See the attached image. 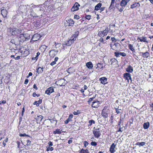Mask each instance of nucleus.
<instances>
[{"mask_svg": "<svg viewBox=\"0 0 153 153\" xmlns=\"http://www.w3.org/2000/svg\"><path fill=\"white\" fill-rule=\"evenodd\" d=\"M40 53L38 52L36 53V55L35 57H33L32 58V60H35L36 61H37L38 59V56L40 55Z\"/></svg>", "mask_w": 153, "mask_h": 153, "instance_id": "nucleus-34", "label": "nucleus"}, {"mask_svg": "<svg viewBox=\"0 0 153 153\" xmlns=\"http://www.w3.org/2000/svg\"><path fill=\"white\" fill-rule=\"evenodd\" d=\"M116 146V144L114 143H113L109 149V151L111 153H114L116 151L115 150Z\"/></svg>", "mask_w": 153, "mask_h": 153, "instance_id": "nucleus-14", "label": "nucleus"}, {"mask_svg": "<svg viewBox=\"0 0 153 153\" xmlns=\"http://www.w3.org/2000/svg\"><path fill=\"white\" fill-rule=\"evenodd\" d=\"M93 134L94 137L98 138L101 135L100 130L99 128H97L93 130Z\"/></svg>", "mask_w": 153, "mask_h": 153, "instance_id": "nucleus-6", "label": "nucleus"}, {"mask_svg": "<svg viewBox=\"0 0 153 153\" xmlns=\"http://www.w3.org/2000/svg\"><path fill=\"white\" fill-rule=\"evenodd\" d=\"M79 112V110H77V112L76 111H74V112H73V114L74 115H77L78 114H80V112H79L78 113V112Z\"/></svg>", "mask_w": 153, "mask_h": 153, "instance_id": "nucleus-58", "label": "nucleus"}, {"mask_svg": "<svg viewBox=\"0 0 153 153\" xmlns=\"http://www.w3.org/2000/svg\"><path fill=\"white\" fill-rule=\"evenodd\" d=\"M126 71L128 73H131L133 71V68L131 65H129L128 67L126 69Z\"/></svg>", "mask_w": 153, "mask_h": 153, "instance_id": "nucleus-21", "label": "nucleus"}, {"mask_svg": "<svg viewBox=\"0 0 153 153\" xmlns=\"http://www.w3.org/2000/svg\"><path fill=\"white\" fill-rule=\"evenodd\" d=\"M29 82V80L27 79H25V82L24 84L25 85H27V84Z\"/></svg>", "mask_w": 153, "mask_h": 153, "instance_id": "nucleus-60", "label": "nucleus"}, {"mask_svg": "<svg viewBox=\"0 0 153 153\" xmlns=\"http://www.w3.org/2000/svg\"><path fill=\"white\" fill-rule=\"evenodd\" d=\"M140 6L139 2H134L133 4L131 5L130 8L131 9H133L137 7H139Z\"/></svg>", "mask_w": 153, "mask_h": 153, "instance_id": "nucleus-23", "label": "nucleus"}, {"mask_svg": "<svg viewBox=\"0 0 153 153\" xmlns=\"http://www.w3.org/2000/svg\"><path fill=\"white\" fill-rule=\"evenodd\" d=\"M1 13L4 18H5L7 16V11L6 10L3 9L1 10Z\"/></svg>", "mask_w": 153, "mask_h": 153, "instance_id": "nucleus-24", "label": "nucleus"}, {"mask_svg": "<svg viewBox=\"0 0 153 153\" xmlns=\"http://www.w3.org/2000/svg\"><path fill=\"white\" fill-rule=\"evenodd\" d=\"M86 66L89 69H91L93 67V65L91 62H87L86 64Z\"/></svg>", "mask_w": 153, "mask_h": 153, "instance_id": "nucleus-25", "label": "nucleus"}, {"mask_svg": "<svg viewBox=\"0 0 153 153\" xmlns=\"http://www.w3.org/2000/svg\"><path fill=\"white\" fill-rule=\"evenodd\" d=\"M120 45L119 43H115L114 45H112L111 44H110V47L112 49L115 51H117V47L120 46Z\"/></svg>", "mask_w": 153, "mask_h": 153, "instance_id": "nucleus-16", "label": "nucleus"}, {"mask_svg": "<svg viewBox=\"0 0 153 153\" xmlns=\"http://www.w3.org/2000/svg\"><path fill=\"white\" fill-rule=\"evenodd\" d=\"M33 104L34 105H36V106H39V104H38V103L37 102V101H35L33 103Z\"/></svg>", "mask_w": 153, "mask_h": 153, "instance_id": "nucleus-57", "label": "nucleus"}, {"mask_svg": "<svg viewBox=\"0 0 153 153\" xmlns=\"http://www.w3.org/2000/svg\"><path fill=\"white\" fill-rule=\"evenodd\" d=\"M80 6V4L78 2H76L71 9L72 11H75L79 10V7Z\"/></svg>", "mask_w": 153, "mask_h": 153, "instance_id": "nucleus-9", "label": "nucleus"}, {"mask_svg": "<svg viewBox=\"0 0 153 153\" xmlns=\"http://www.w3.org/2000/svg\"><path fill=\"white\" fill-rule=\"evenodd\" d=\"M111 40L112 42H116V39L114 37H111Z\"/></svg>", "mask_w": 153, "mask_h": 153, "instance_id": "nucleus-54", "label": "nucleus"}, {"mask_svg": "<svg viewBox=\"0 0 153 153\" xmlns=\"http://www.w3.org/2000/svg\"><path fill=\"white\" fill-rule=\"evenodd\" d=\"M80 18L79 16L78 15H75L74 16V19H76L77 20L79 19Z\"/></svg>", "mask_w": 153, "mask_h": 153, "instance_id": "nucleus-51", "label": "nucleus"}, {"mask_svg": "<svg viewBox=\"0 0 153 153\" xmlns=\"http://www.w3.org/2000/svg\"><path fill=\"white\" fill-rule=\"evenodd\" d=\"M58 51L55 49L51 50L49 52V55L51 58H53L56 55Z\"/></svg>", "mask_w": 153, "mask_h": 153, "instance_id": "nucleus-10", "label": "nucleus"}, {"mask_svg": "<svg viewBox=\"0 0 153 153\" xmlns=\"http://www.w3.org/2000/svg\"><path fill=\"white\" fill-rule=\"evenodd\" d=\"M120 56L123 57L126 56V54L124 52H120Z\"/></svg>", "mask_w": 153, "mask_h": 153, "instance_id": "nucleus-53", "label": "nucleus"}, {"mask_svg": "<svg viewBox=\"0 0 153 153\" xmlns=\"http://www.w3.org/2000/svg\"><path fill=\"white\" fill-rule=\"evenodd\" d=\"M19 136L20 137H24V136H26L29 137H31L30 135L26 134L25 133L24 134H19Z\"/></svg>", "mask_w": 153, "mask_h": 153, "instance_id": "nucleus-42", "label": "nucleus"}, {"mask_svg": "<svg viewBox=\"0 0 153 153\" xmlns=\"http://www.w3.org/2000/svg\"><path fill=\"white\" fill-rule=\"evenodd\" d=\"M89 150L87 149H84L83 148L82 149L79 151V153H89Z\"/></svg>", "mask_w": 153, "mask_h": 153, "instance_id": "nucleus-26", "label": "nucleus"}, {"mask_svg": "<svg viewBox=\"0 0 153 153\" xmlns=\"http://www.w3.org/2000/svg\"><path fill=\"white\" fill-rule=\"evenodd\" d=\"M100 41L103 44H105L106 43V42H105L103 38L101 37L99 39Z\"/></svg>", "mask_w": 153, "mask_h": 153, "instance_id": "nucleus-49", "label": "nucleus"}, {"mask_svg": "<svg viewBox=\"0 0 153 153\" xmlns=\"http://www.w3.org/2000/svg\"><path fill=\"white\" fill-rule=\"evenodd\" d=\"M56 64V62H55V61H53L50 63V65L51 66H53L54 65H55Z\"/></svg>", "mask_w": 153, "mask_h": 153, "instance_id": "nucleus-61", "label": "nucleus"}, {"mask_svg": "<svg viewBox=\"0 0 153 153\" xmlns=\"http://www.w3.org/2000/svg\"><path fill=\"white\" fill-rule=\"evenodd\" d=\"M145 142H137L135 144V145H136L140 147V146H143L145 145Z\"/></svg>", "mask_w": 153, "mask_h": 153, "instance_id": "nucleus-36", "label": "nucleus"}, {"mask_svg": "<svg viewBox=\"0 0 153 153\" xmlns=\"http://www.w3.org/2000/svg\"><path fill=\"white\" fill-rule=\"evenodd\" d=\"M115 110L117 114H121L122 112V110L119 109V108H115Z\"/></svg>", "mask_w": 153, "mask_h": 153, "instance_id": "nucleus-35", "label": "nucleus"}, {"mask_svg": "<svg viewBox=\"0 0 153 153\" xmlns=\"http://www.w3.org/2000/svg\"><path fill=\"white\" fill-rule=\"evenodd\" d=\"M99 81H100V82L101 83L104 85H105L108 83L107 82V79L105 77H103L100 78Z\"/></svg>", "mask_w": 153, "mask_h": 153, "instance_id": "nucleus-17", "label": "nucleus"}, {"mask_svg": "<svg viewBox=\"0 0 153 153\" xmlns=\"http://www.w3.org/2000/svg\"><path fill=\"white\" fill-rule=\"evenodd\" d=\"M150 124L149 122L145 123L143 124V127L144 129H148L149 127Z\"/></svg>", "mask_w": 153, "mask_h": 153, "instance_id": "nucleus-29", "label": "nucleus"}, {"mask_svg": "<svg viewBox=\"0 0 153 153\" xmlns=\"http://www.w3.org/2000/svg\"><path fill=\"white\" fill-rule=\"evenodd\" d=\"M43 118V116L42 115H38L36 118L37 121L39 123L42 121Z\"/></svg>", "mask_w": 153, "mask_h": 153, "instance_id": "nucleus-27", "label": "nucleus"}, {"mask_svg": "<svg viewBox=\"0 0 153 153\" xmlns=\"http://www.w3.org/2000/svg\"><path fill=\"white\" fill-rule=\"evenodd\" d=\"M54 92L53 87H51L46 90L45 93L48 95H50L51 93Z\"/></svg>", "mask_w": 153, "mask_h": 153, "instance_id": "nucleus-12", "label": "nucleus"}, {"mask_svg": "<svg viewBox=\"0 0 153 153\" xmlns=\"http://www.w3.org/2000/svg\"><path fill=\"white\" fill-rule=\"evenodd\" d=\"M25 106H24L23 108H22V116H23V115H24V113L25 111Z\"/></svg>", "mask_w": 153, "mask_h": 153, "instance_id": "nucleus-55", "label": "nucleus"}, {"mask_svg": "<svg viewBox=\"0 0 153 153\" xmlns=\"http://www.w3.org/2000/svg\"><path fill=\"white\" fill-rule=\"evenodd\" d=\"M96 95H95L92 98H90L88 101V104H90L91 102L93 100V99H95L96 97Z\"/></svg>", "mask_w": 153, "mask_h": 153, "instance_id": "nucleus-41", "label": "nucleus"}, {"mask_svg": "<svg viewBox=\"0 0 153 153\" xmlns=\"http://www.w3.org/2000/svg\"><path fill=\"white\" fill-rule=\"evenodd\" d=\"M37 102L38 103L39 105V104H41L42 102V99H41V98H40L39 100L37 101Z\"/></svg>", "mask_w": 153, "mask_h": 153, "instance_id": "nucleus-59", "label": "nucleus"}, {"mask_svg": "<svg viewBox=\"0 0 153 153\" xmlns=\"http://www.w3.org/2000/svg\"><path fill=\"white\" fill-rule=\"evenodd\" d=\"M120 52H115L114 53V56L117 57H119Z\"/></svg>", "mask_w": 153, "mask_h": 153, "instance_id": "nucleus-43", "label": "nucleus"}, {"mask_svg": "<svg viewBox=\"0 0 153 153\" xmlns=\"http://www.w3.org/2000/svg\"><path fill=\"white\" fill-rule=\"evenodd\" d=\"M150 107H151L152 108V109L151 110V111H153V102L152 104H150Z\"/></svg>", "mask_w": 153, "mask_h": 153, "instance_id": "nucleus-64", "label": "nucleus"}, {"mask_svg": "<svg viewBox=\"0 0 153 153\" xmlns=\"http://www.w3.org/2000/svg\"><path fill=\"white\" fill-rule=\"evenodd\" d=\"M61 133V132L60 130L59 129H56L55 131H53V133L55 134H60Z\"/></svg>", "mask_w": 153, "mask_h": 153, "instance_id": "nucleus-37", "label": "nucleus"}, {"mask_svg": "<svg viewBox=\"0 0 153 153\" xmlns=\"http://www.w3.org/2000/svg\"><path fill=\"white\" fill-rule=\"evenodd\" d=\"M43 68H42L40 67H38L36 70V72L39 74L41 73L43 71Z\"/></svg>", "mask_w": 153, "mask_h": 153, "instance_id": "nucleus-38", "label": "nucleus"}, {"mask_svg": "<svg viewBox=\"0 0 153 153\" xmlns=\"http://www.w3.org/2000/svg\"><path fill=\"white\" fill-rule=\"evenodd\" d=\"M137 40H139L141 42H147V41L146 40V37H143L142 39H141L140 37H138L137 39Z\"/></svg>", "mask_w": 153, "mask_h": 153, "instance_id": "nucleus-32", "label": "nucleus"}, {"mask_svg": "<svg viewBox=\"0 0 153 153\" xmlns=\"http://www.w3.org/2000/svg\"><path fill=\"white\" fill-rule=\"evenodd\" d=\"M140 54H141L142 57L144 58H148L150 57V54L149 52L146 51L145 52H140Z\"/></svg>", "mask_w": 153, "mask_h": 153, "instance_id": "nucleus-11", "label": "nucleus"}, {"mask_svg": "<svg viewBox=\"0 0 153 153\" xmlns=\"http://www.w3.org/2000/svg\"><path fill=\"white\" fill-rule=\"evenodd\" d=\"M48 144L49 145L48 146V147H50L51 146H52L53 145V143L51 141H49L48 142Z\"/></svg>", "mask_w": 153, "mask_h": 153, "instance_id": "nucleus-56", "label": "nucleus"}, {"mask_svg": "<svg viewBox=\"0 0 153 153\" xmlns=\"http://www.w3.org/2000/svg\"><path fill=\"white\" fill-rule=\"evenodd\" d=\"M14 58L16 60H18L20 59V56H17L16 57H14Z\"/></svg>", "mask_w": 153, "mask_h": 153, "instance_id": "nucleus-62", "label": "nucleus"}, {"mask_svg": "<svg viewBox=\"0 0 153 153\" xmlns=\"http://www.w3.org/2000/svg\"><path fill=\"white\" fill-rule=\"evenodd\" d=\"M91 145L92 146H96L97 145V143L95 141H92L91 143Z\"/></svg>", "mask_w": 153, "mask_h": 153, "instance_id": "nucleus-47", "label": "nucleus"}, {"mask_svg": "<svg viewBox=\"0 0 153 153\" xmlns=\"http://www.w3.org/2000/svg\"><path fill=\"white\" fill-rule=\"evenodd\" d=\"M19 52L21 53L22 56L23 57L27 56L30 53L28 50L23 46H21L20 48Z\"/></svg>", "mask_w": 153, "mask_h": 153, "instance_id": "nucleus-3", "label": "nucleus"}, {"mask_svg": "<svg viewBox=\"0 0 153 153\" xmlns=\"http://www.w3.org/2000/svg\"><path fill=\"white\" fill-rule=\"evenodd\" d=\"M9 32L12 35L18 36L21 33V30L16 28L10 27Z\"/></svg>", "mask_w": 153, "mask_h": 153, "instance_id": "nucleus-4", "label": "nucleus"}, {"mask_svg": "<svg viewBox=\"0 0 153 153\" xmlns=\"http://www.w3.org/2000/svg\"><path fill=\"white\" fill-rule=\"evenodd\" d=\"M73 117V115L72 114H70L67 119L64 121L65 123L67 124L69 122L72 121V119Z\"/></svg>", "mask_w": 153, "mask_h": 153, "instance_id": "nucleus-22", "label": "nucleus"}, {"mask_svg": "<svg viewBox=\"0 0 153 153\" xmlns=\"http://www.w3.org/2000/svg\"><path fill=\"white\" fill-rule=\"evenodd\" d=\"M53 150V147H47L46 151L47 152L49 151H52Z\"/></svg>", "mask_w": 153, "mask_h": 153, "instance_id": "nucleus-44", "label": "nucleus"}, {"mask_svg": "<svg viewBox=\"0 0 153 153\" xmlns=\"http://www.w3.org/2000/svg\"><path fill=\"white\" fill-rule=\"evenodd\" d=\"M108 33V30H104L103 31H101L98 32V36L101 37H104Z\"/></svg>", "mask_w": 153, "mask_h": 153, "instance_id": "nucleus-8", "label": "nucleus"}, {"mask_svg": "<svg viewBox=\"0 0 153 153\" xmlns=\"http://www.w3.org/2000/svg\"><path fill=\"white\" fill-rule=\"evenodd\" d=\"M99 101L97 100H94L92 102V107L94 108H97L99 106Z\"/></svg>", "mask_w": 153, "mask_h": 153, "instance_id": "nucleus-15", "label": "nucleus"}, {"mask_svg": "<svg viewBox=\"0 0 153 153\" xmlns=\"http://www.w3.org/2000/svg\"><path fill=\"white\" fill-rule=\"evenodd\" d=\"M110 61L111 62V64L113 65L116 64L117 62V59L114 58H113L111 59Z\"/></svg>", "mask_w": 153, "mask_h": 153, "instance_id": "nucleus-31", "label": "nucleus"}, {"mask_svg": "<svg viewBox=\"0 0 153 153\" xmlns=\"http://www.w3.org/2000/svg\"><path fill=\"white\" fill-rule=\"evenodd\" d=\"M122 120L121 118H120V120L118 122L117 126L119 127V126L121 125L122 124Z\"/></svg>", "mask_w": 153, "mask_h": 153, "instance_id": "nucleus-50", "label": "nucleus"}, {"mask_svg": "<svg viewBox=\"0 0 153 153\" xmlns=\"http://www.w3.org/2000/svg\"><path fill=\"white\" fill-rule=\"evenodd\" d=\"M118 127H119V128L117 132H122L123 131L122 129L124 127L123 126V124H122L121 125L119 126Z\"/></svg>", "mask_w": 153, "mask_h": 153, "instance_id": "nucleus-40", "label": "nucleus"}, {"mask_svg": "<svg viewBox=\"0 0 153 153\" xmlns=\"http://www.w3.org/2000/svg\"><path fill=\"white\" fill-rule=\"evenodd\" d=\"M91 16L90 15H86L85 18L88 20H90L91 19Z\"/></svg>", "mask_w": 153, "mask_h": 153, "instance_id": "nucleus-45", "label": "nucleus"}, {"mask_svg": "<svg viewBox=\"0 0 153 153\" xmlns=\"http://www.w3.org/2000/svg\"><path fill=\"white\" fill-rule=\"evenodd\" d=\"M102 4L101 3H99L97 4L95 6L94 10H95L97 11L99 10L102 6Z\"/></svg>", "mask_w": 153, "mask_h": 153, "instance_id": "nucleus-28", "label": "nucleus"}, {"mask_svg": "<svg viewBox=\"0 0 153 153\" xmlns=\"http://www.w3.org/2000/svg\"><path fill=\"white\" fill-rule=\"evenodd\" d=\"M25 35L24 34H20L19 38H20V41L21 42H23L26 41V37L25 36Z\"/></svg>", "mask_w": 153, "mask_h": 153, "instance_id": "nucleus-20", "label": "nucleus"}, {"mask_svg": "<svg viewBox=\"0 0 153 153\" xmlns=\"http://www.w3.org/2000/svg\"><path fill=\"white\" fill-rule=\"evenodd\" d=\"M115 2L113 1V0H111V4L109 7V9L110 10L113 9L114 7V4H115Z\"/></svg>", "mask_w": 153, "mask_h": 153, "instance_id": "nucleus-30", "label": "nucleus"}, {"mask_svg": "<svg viewBox=\"0 0 153 153\" xmlns=\"http://www.w3.org/2000/svg\"><path fill=\"white\" fill-rule=\"evenodd\" d=\"M8 141V138H7L6 139L4 140L3 142V144L4 146L5 147L6 145V143H7Z\"/></svg>", "mask_w": 153, "mask_h": 153, "instance_id": "nucleus-46", "label": "nucleus"}, {"mask_svg": "<svg viewBox=\"0 0 153 153\" xmlns=\"http://www.w3.org/2000/svg\"><path fill=\"white\" fill-rule=\"evenodd\" d=\"M110 107L108 105H105L103 107L101 112V115L105 119L107 118L108 117L110 111L109 109Z\"/></svg>", "mask_w": 153, "mask_h": 153, "instance_id": "nucleus-1", "label": "nucleus"}, {"mask_svg": "<svg viewBox=\"0 0 153 153\" xmlns=\"http://www.w3.org/2000/svg\"><path fill=\"white\" fill-rule=\"evenodd\" d=\"M129 49L131 50L133 52H135V49L132 45L129 44L128 45Z\"/></svg>", "mask_w": 153, "mask_h": 153, "instance_id": "nucleus-33", "label": "nucleus"}, {"mask_svg": "<svg viewBox=\"0 0 153 153\" xmlns=\"http://www.w3.org/2000/svg\"><path fill=\"white\" fill-rule=\"evenodd\" d=\"M31 142L29 140H26V145L27 146H30L31 145Z\"/></svg>", "mask_w": 153, "mask_h": 153, "instance_id": "nucleus-48", "label": "nucleus"}, {"mask_svg": "<svg viewBox=\"0 0 153 153\" xmlns=\"http://www.w3.org/2000/svg\"><path fill=\"white\" fill-rule=\"evenodd\" d=\"M83 143H84V146L85 147H87L88 144V142L87 141H84L83 142Z\"/></svg>", "mask_w": 153, "mask_h": 153, "instance_id": "nucleus-52", "label": "nucleus"}, {"mask_svg": "<svg viewBox=\"0 0 153 153\" xmlns=\"http://www.w3.org/2000/svg\"><path fill=\"white\" fill-rule=\"evenodd\" d=\"M130 1V0H122L120 3V5L121 7L119 9L120 12H122L124 8L127 5V3Z\"/></svg>", "mask_w": 153, "mask_h": 153, "instance_id": "nucleus-5", "label": "nucleus"}, {"mask_svg": "<svg viewBox=\"0 0 153 153\" xmlns=\"http://www.w3.org/2000/svg\"><path fill=\"white\" fill-rule=\"evenodd\" d=\"M104 67L102 63H98L97 65V66L96 67L98 71H100L103 69Z\"/></svg>", "mask_w": 153, "mask_h": 153, "instance_id": "nucleus-18", "label": "nucleus"}, {"mask_svg": "<svg viewBox=\"0 0 153 153\" xmlns=\"http://www.w3.org/2000/svg\"><path fill=\"white\" fill-rule=\"evenodd\" d=\"M89 124L88 125V126H91L92 124H95V122L93 120H89L88 121Z\"/></svg>", "mask_w": 153, "mask_h": 153, "instance_id": "nucleus-39", "label": "nucleus"}, {"mask_svg": "<svg viewBox=\"0 0 153 153\" xmlns=\"http://www.w3.org/2000/svg\"><path fill=\"white\" fill-rule=\"evenodd\" d=\"M33 88L37 90L38 89V88L36 86V85L35 84H34L33 85Z\"/></svg>", "mask_w": 153, "mask_h": 153, "instance_id": "nucleus-63", "label": "nucleus"}, {"mask_svg": "<svg viewBox=\"0 0 153 153\" xmlns=\"http://www.w3.org/2000/svg\"><path fill=\"white\" fill-rule=\"evenodd\" d=\"M67 24L69 26H73L74 24V21L71 19H70L66 20Z\"/></svg>", "mask_w": 153, "mask_h": 153, "instance_id": "nucleus-13", "label": "nucleus"}, {"mask_svg": "<svg viewBox=\"0 0 153 153\" xmlns=\"http://www.w3.org/2000/svg\"><path fill=\"white\" fill-rule=\"evenodd\" d=\"M123 78L125 80H127L128 83L129 82V80L132 81V79L131 75L129 73H126L123 74Z\"/></svg>", "mask_w": 153, "mask_h": 153, "instance_id": "nucleus-7", "label": "nucleus"}, {"mask_svg": "<svg viewBox=\"0 0 153 153\" xmlns=\"http://www.w3.org/2000/svg\"><path fill=\"white\" fill-rule=\"evenodd\" d=\"M57 82L59 85L60 86H64L66 84L65 80L64 79H61L59 80Z\"/></svg>", "mask_w": 153, "mask_h": 153, "instance_id": "nucleus-19", "label": "nucleus"}, {"mask_svg": "<svg viewBox=\"0 0 153 153\" xmlns=\"http://www.w3.org/2000/svg\"><path fill=\"white\" fill-rule=\"evenodd\" d=\"M78 36V34H74L71 37L70 39L68 41L65 42L63 44V46L65 47V46H70L73 43L74 41L76 40V38Z\"/></svg>", "mask_w": 153, "mask_h": 153, "instance_id": "nucleus-2", "label": "nucleus"}]
</instances>
